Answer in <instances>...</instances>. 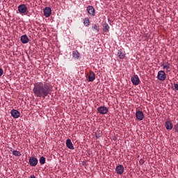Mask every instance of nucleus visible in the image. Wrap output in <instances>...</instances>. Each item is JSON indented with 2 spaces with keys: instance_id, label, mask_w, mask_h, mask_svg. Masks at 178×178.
<instances>
[{
  "instance_id": "f257e3e1",
  "label": "nucleus",
  "mask_w": 178,
  "mask_h": 178,
  "mask_svg": "<svg viewBox=\"0 0 178 178\" xmlns=\"http://www.w3.org/2000/svg\"><path fill=\"white\" fill-rule=\"evenodd\" d=\"M35 97L45 98L52 92V85L48 82H37L33 89Z\"/></svg>"
},
{
  "instance_id": "f03ea898",
  "label": "nucleus",
  "mask_w": 178,
  "mask_h": 178,
  "mask_svg": "<svg viewBox=\"0 0 178 178\" xmlns=\"http://www.w3.org/2000/svg\"><path fill=\"white\" fill-rule=\"evenodd\" d=\"M157 79L158 80H160V81H165V80H166V73H165V71H159Z\"/></svg>"
},
{
  "instance_id": "7ed1b4c3",
  "label": "nucleus",
  "mask_w": 178,
  "mask_h": 178,
  "mask_svg": "<svg viewBox=\"0 0 178 178\" xmlns=\"http://www.w3.org/2000/svg\"><path fill=\"white\" fill-rule=\"evenodd\" d=\"M97 111L100 115H106L108 112H109V109L107 108L106 106H103L97 108Z\"/></svg>"
},
{
  "instance_id": "20e7f679",
  "label": "nucleus",
  "mask_w": 178,
  "mask_h": 178,
  "mask_svg": "<svg viewBox=\"0 0 178 178\" xmlns=\"http://www.w3.org/2000/svg\"><path fill=\"white\" fill-rule=\"evenodd\" d=\"M131 81L134 86H138L140 84V78L138 77V75H134Z\"/></svg>"
},
{
  "instance_id": "39448f33",
  "label": "nucleus",
  "mask_w": 178,
  "mask_h": 178,
  "mask_svg": "<svg viewBox=\"0 0 178 178\" xmlns=\"http://www.w3.org/2000/svg\"><path fill=\"white\" fill-rule=\"evenodd\" d=\"M18 12L23 15L27 12V6L25 4H21L18 6Z\"/></svg>"
},
{
  "instance_id": "423d86ee",
  "label": "nucleus",
  "mask_w": 178,
  "mask_h": 178,
  "mask_svg": "<svg viewBox=\"0 0 178 178\" xmlns=\"http://www.w3.org/2000/svg\"><path fill=\"white\" fill-rule=\"evenodd\" d=\"M117 55L120 59H123L126 58V51H124V49H120L118 51Z\"/></svg>"
},
{
  "instance_id": "0eeeda50",
  "label": "nucleus",
  "mask_w": 178,
  "mask_h": 178,
  "mask_svg": "<svg viewBox=\"0 0 178 178\" xmlns=\"http://www.w3.org/2000/svg\"><path fill=\"white\" fill-rule=\"evenodd\" d=\"M11 116L14 118V119H18V118H20V112L16 109H13L10 111Z\"/></svg>"
},
{
  "instance_id": "6e6552de",
  "label": "nucleus",
  "mask_w": 178,
  "mask_h": 178,
  "mask_svg": "<svg viewBox=\"0 0 178 178\" xmlns=\"http://www.w3.org/2000/svg\"><path fill=\"white\" fill-rule=\"evenodd\" d=\"M136 118L138 120H143L144 119V113L141 111H137L136 112Z\"/></svg>"
},
{
  "instance_id": "1a4fd4ad",
  "label": "nucleus",
  "mask_w": 178,
  "mask_h": 178,
  "mask_svg": "<svg viewBox=\"0 0 178 178\" xmlns=\"http://www.w3.org/2000/svg\"><path fill=\"white\" fill-rule=\"evenodd\" d=\"M87 12L90 16H95V8L92 6L87 7Z\"/></svg>"
},
{
  "instance_id": "9d476101",
  "label": "nucleus",
  "mask_w": 178,
  "mask_h": 178,
  "mask_svg": "<svg viewBox=\"0 0 178 178\" xmlns=\"http://www.w3.org/2000/svg\"><path fill=\"white\" fill-rule=\"evenodd\" d=\"M115 172L118 175H123V172H124V167L122 165H119L115 168Z\"/></svg>"
},
{
  "instance_id": "9b49d317",
  "label": "nucleus",
  "mask_w": 178,
  "mask_h": 178,
  "mask_svg": "<svg viewBox=\"0 0 178 178\" xmlns=\"http://www.w3.org/2000/svg\"><path fill=\"white\" fill-rule=\"evenodd\" d=\"M43 12L45 17H49V16H51V14L52 13V10L49 7H46L44 9Z\"/></svg>"
},
{
  "instance_id": "f8f14e48",
  "label": "nucleus",
  "mask_w": 178,
  "mask_h": 178,
  "mask_svg": "<svg viewBox=\"0 0 178 178\" xmlns=\"http://www.w3.org/2000/svg\"><path fill=\"white\" fill-rule=\"evenodd\" d=\"M29 163L31 166H37V164L38 163V159L35 157H31L29 159Z\"/></svg>"
},
{
  "instance_id": "ddd939ff",
  "label": "nucleus",
  "mask_w": 178,
  "mask_h": 178,
  "mask_svg": "<svg viewBox=\"0 0 178 178\" xmlns=\"http://www.w3.org/2000/svg\"><path fill=\"white\" fill-rule=\"evenodd\" d=\"M66 147H68L69 149H74V146H73V143H72V140H70V138L67 139Z\"/></svg>"
},
{
  "instance_id": "4468645a",
  "label": "nucleus",
  "mask_w": 178,
  "mask_h": 178,
  "mask_svg": "<svg viewBox=\"0 0 178 178\" xmlns=\"http://www.w3.org/2000/svg\"><path fill=\"white\" fill-rule=\"evenodd\" d=\"M30 41V39H29V36L27 35H23L21 36V42L22 44H27Z\"/></svg>"
},
{
  "instance_id": "2eb2a0df",
  "label": "nucleus",
  "mask_w": 178,
  "mask_h": 178,
  "mask_svg": "<svg viewBox=\"0 0 178 178\" xmlns=\"http://www.w3.org/2000/svg\"><path fill=\"white\" fill-rule=\"evenodd\" d=\"M95 80V73L94 72L90 71L88 75V81L92 82Z\"/></svg>"
},
{
  "instance_id": "dca6fc26",
  "label": "nucleus",
  "mask_w": 178,
  "mask_h": 178,
  "mask_svg": "<svg viewBox=\"0 0 178 178\" xmlns=\"http://www.w3.org/2000/svg\"><path fill=\"white\" fill-rule=\"evenodd\" d=\"M165 128L167 130H172L173 129V124L171 121H166L165 122Z\"/></svg>"
},
{
  "instance_id": "f3484780",
  "label": "nucleus",
  "mask_w": 178,
  "mask_h": 178,
  "mask_svg": "<svg viewBox=\"0 0 178 178\" xmlns=\"http://www.w3.org/2000/svg\"><path fill=\"white\" fill-rule=\"evenodd\" d=\"M109 29H111L109 24L106 23L103 24V31L104 33H109Z\"/></svg>"
},
{
  "instance_id": "a211bd4d",
  "label": "nucleus",
  "mask_w": 178,
  "mask_h": 178,
  "mask_svg": "<svg viewBox=\"0 0 178 178\" xmlns=\"http://www.w3.org/2000/svg\"><path fill=\"white\" fill-rule=\"evenodd\" d=\"M72 58H74V59H79V58H80V53H79L78 51H72Z\"/></svg>"
},
{
  "instance_id": "6ab92c4d",
  "label": "nucleus",
  "mask_w": 178,
  "mask_h": 178,
  "mask_svg": "<svg viewBox=\"0 0 178 178\" xmlns=\"http://www.w3.org/2000/svg\"><path fill=\"white\" fill-rule=\"evenodd\" d=\"M96 138H99L100 137H102V131L99 130L95 132V134Z\"/></svg>"
},
{
  "instance_id": "aec40b11",
  "label": "nucleus",
  "mask_w": 178,
  "mask_h": 178,
  "mask_svg": "<svg viewBox=\"0 0 178 178\" xmlns=\"http://www.w3.org/2000/svg\"><path fill=\"white\" fill-rule=\"evenodd\" d=\"M83 24L86 27H88V26H90V19L87 17L83 19Z\"/></svg>"
},
{
  "instance_id": "412c9836",
  "label": "nucleus",
  "mask_w": 178,
  "mask_h": 178,
  "mask_svg": "<svg viewBox=\"0 0 178 178\" xmlns=\"http://www.w3.org/2000/svg\"><path fill=\"white\" fill-rule=\"evenodd\" d=\"M13 155H14V156H22V154L17 150L13 151Z\"/></svg>"
},
{
  "instance_id": "4be33fe9",
  "label": "nucleus",
  "mask_w": 178,
  "mask_h": 178,
  "mask_svg": "<svg viewBox=\"0 0 178 178\" xmlns=\"http://www.w3.org/2000/svg\"><path fill=\"white\" fill-rule=\"evenodd\" d=\"M92 30H95L97 33H99V26H97L96 24H94L92 26Z\"/></svg>"
},
{
  "instance_id": "5701e85b",
  "label": "nucleus",
  "mask_w": 178,
  "mask_h": 178,
  "mask_svg": "<svg viewBox=\"0 0 178 178\" xmlns=\"http://www.w3.org/2000/svg\"><path fill=\"white\" fill-rule=\"evenodd\" d=\"M40 165H44L45 163V157L41 156L39 159Z\"/></svg>"
},
{
  "instance_id": "b1692460",
  "label": "nucleus",
  "mask_w": 178,
  "mask_h": 178,
  "mask_svg": "<svg viewBox=\"0 0 178 178\" xmlns=\"http://www.w3.org/2000/svg\"><path fill=\"white\" fill-rule=\"evenodd\" d=\"M170 66L169 65H163V69H166V70H169Z\"/></svg>"
},
{
  "instance_id": "393cba45",
  "label": "nucleus",
  "mask_w": 178,
  "mask_h": 178,
  "mask_svg": "<svg viewBox=\"0 0 178 178\" xmlns=\"http://www.w3.org/2000/svg\"><path fill=\"white\" fill-rule=\"evenodd\" d=\"M174 88H175V90H176V91H178V84L177 83L174 84Z\"/></svg>"
},
{
  "instance_id": "a878e982",
  "label": "nucleus",
  "mask_w": 178,
  "mask_h": 178,
  "mask_svg": "<svg viewBox=\"0 0 178 178\" xmlns=\"http://www.w3.org/2000/svg\"><path fill=\"white\" fill-rule=\"evenodd\" d=\"M2 74H3V70H2V68H0V77L1 76H2Z\"/></svg>"
},
{
  "instance_id": "bb28decb",
  "label": "nucleus",
  "mask_w": 178,
  "mask_h": 178,
  "mask_svg": "<svg viewBox=\"0 0 178 178\" xmlns=\"http://www.w3.org/2000/svg\"><path fill=\"white\" fill-rule=\"evenodd\" d=\"M0 3H1V0H0Z\"/></svg>"
}]
</instances>
